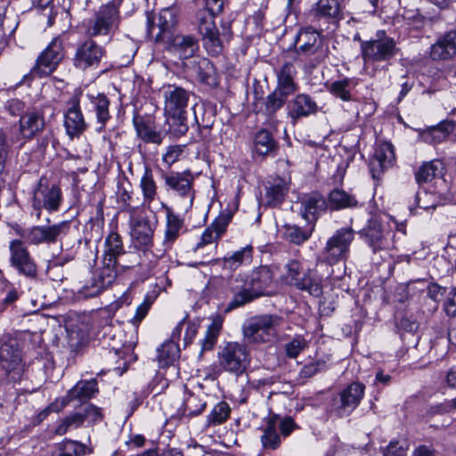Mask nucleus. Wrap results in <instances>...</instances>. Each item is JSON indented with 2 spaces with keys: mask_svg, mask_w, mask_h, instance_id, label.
I'll use <instances>...</instances> for the list:
<instances>
[{
  "mask_svg": "<svg viewBox=\"0 0 456 456\" xmlns=\"http://www.w3.org/2000/svg\"><path fill=\"white\" fill-rule=\"evenodd\" d=\"M273 285V273L265 265L254 269L248 275L234 277L230 281L232 297L227 305L226 311L240 307L253 300L270 295Z\"/></svg>",
  "mask_w": 456,
  "mask_h": 456,
  "instance_id": "obj_1",
  "label": "nucleus"
},
{
  "mask_svg": "<svg viewBox=\"0 0 456 456\" xmlns=\"http://www.w3.org/2000/svg\"><path fill=\"white\" fill-rule=\"evenodd\" d=\"M226 0H205V8L197 12L195 25L202 36L205 48L211 55L223 51V41L215 23V17L223 12Z\"/></svg>",
  "mask_w": 456,
  "mask_h": 456,
  "instance_id": "obj_2",
  "label": "nucleus"
},
{
  "mask_svg": "<svg viewBox=\"0 0 456 456\" xmlns=\"http://www.w3.org/2000/svg\"><path fill=\"white\" fill-rule=\"evenodd\" d=\"M161 178L166 191L176 199V206L184 213L189 212L195 199L194 175L190 170L163 173Z\"/></svg>",
  "mask_w": 456,
  "mask_h": 456,
  "instance_id": "obj_3",
  "label": "nucleus"
},
{
  "mask_svg": "<svg viewBox=\"0 0 456 456\" xmlns=\"http://www.w3.org/2000/svg\"><path fill=\"white\" fill-rule=\"evenodd\" d=\"M296 52L298 57H305L309 68H315L327 57V49L323 45V37L313 27L299 30L296 38Z\"/></svg>",
  "mask_w": 456,
  "mask_h": 456,
  "instance_id": "obj_4",
  "label": "nucleus"
},
{
  "mask_svg": "<svg viewBox=\"0 0 456 456\" xmlns=\"http://www.w3.org/2000/svg\"><path fill=\"white\" fill-rule=\"evenodd\" d=\"M283 318L277 314H262L248 320L242 328L244 339L250 344L272 341L276 338Z\"/></svg>",
  "mask_w": 456,
  "mask_h": 456,
  "instance_id": "obj_5",
  "label": "nucleus"
},
{
  "mask_svg": "<svg viewBox=\"0 0 456 456\" xmlns=\"http://www.w3.org/2000/svg\"><path fill=\"white\" fill-rule=\"evenodd\" d=\"M119 15L115 4L102 6L94 15L85 20L83 27L88 38L112 37L118 28Z\"/></svg>",
  "mask_w": 456,
  "mask_h": 456,
  "instance_id": "obj_6",
  "label": "nucleus"
},
{
  "mask_svg": "<svg viewBox=\"0 0 456 456\" xmlns=\"http://www.w3.org/2000/svg\"><path fill=\"white\" fill-rule=\"evenodd\" d=\"M284 270L283 279L287 284L316 297L322 294V281L315 276L314 270L304 271L302 264L295 259L289 260Z\"/></svg>",
  "mask_w": 456,
  "mask_h": 456,
  "instance_id": "obj_7",
  "label": "nucleus"
},
{
  "mask_svg": "<svg viewBox=\"0 0 456 456\" xmlns=\"http://www.w3.org/2000/svg\"><path fill=\"white\" fill-rule=\"evenodd\" d=\"M64 43L61 37H54L37 57L35 65L30 72L24 76L23 80L52 74L64 57Z\"/></svg>",
  "mask_w": 456,
  "mask_h": 456,
  "instance_id": "obj_8",
  "label": "nucleus"
},
{
  "mask_svg": "<svg viewBox=\"0 0 456 456\" xmlns=\"http://www.w3.org/2000/svg\"><path fill=\"white\" fill-rule=\"evenodd\" d=\"M378 38L361 41V53L365 64L387 61L397 53V47L394 38L385 36V32H379Z\"/></svg>",
  "mask_w": 456,
  "mask_h": 456,
  "instance_id": "obj_9",
  "label": "nucleus"
},
{
  "mask_svg": "<svg viewBox=\"0 0 456 456\" xmlns=\"http://www.w3.org/2000/svg\"><path fill=\"white\" fill-rule=\"evenodd\" d=\"M359 235L373 253L395 248L392 232L377 217L369 219L367 225L359 231Z\"/></svg>",
  "mask_w": 456,
  "mask_h": 456,
  "instance_id": "obj_10",
  "label": "nucleus"
},
{
  "mask_svg": "<svg viewBox=\"0 0 456 456\" xmlns=\"http://www.w3.org/2000/svg\"><path fill=\"white\" fill-rule=\"evenodd\" d=\"M354 239V231L351 227H343L337 230L328 239L322 249L323 261L332 265L346 259Z\"/></svg>",
  "mask_w": 456,
  "mask_h": 456,
  "instance_id": "obj_11",
  "label": "nucleus"
},
{
  "mask_svg": "<svg viewBox=\"0 0 456 456\" xmlns=\"http://www.w3.org/2000/svg\"><path fill=\"white\" fill-rule=\"evenodd\" d=\"M62 202V192L58 184L50 183L45 177H41L33 191L32 206L40 217L42 209L48 212L58 211Z\"/></svg>",
  "mask_w": 456,
  "mask_h": 456,
  "instance_id": "obj_12",
  "label": "nucleus"
},
{
  "mask_svg": "<svg viewBox=\"0 0 456 456\" xmlns=\"http://www.w3.org/2000/svg\"><path fill=\"white\" fill-rule=\"evenodd\" d=\"M118 273V261L103 258L102 266L94 273L90 284L83 286L78 290V297L90 298L100 295L115 281Z\"/></svg>",
  "mask_w": 456,
  "mask_h": 456,
  "instance_id": "obj_13",
  "label": "nucleus"
},
{
  "mask_svg": "<svg viewBox=\"0 0 456 456\" xmlns=\"http://www.w3.org/2000/svg\"><path fill=\"white\" fill-rule=\"evenodd\" d=\"M105 53L103 46L97 44L94 39L87 37L77 44L72 64L77 69L82 71L94 69L100 66Z\"/></svg>",
  "mask_w": 456,
  "mask_h": 456,
  "instance_id": "obj_14",
  "label": "nucleus"
},
{
  "mask_svg": "<svg viewBox=\"0 0 456 456\" xmlns=\"http://www.w3.org/2000/svg\"><path fill=\"white\" fill-rule=\"evenodd\" d=\"M0 365L10 381L16 383L21 379L24 363L21 350L16 339L9 338L1 344Z\"/></svg>",
  "mask_w": 456,
  "mask_h": 456,
  "instance_id": "obj_15",
  "label": "nucleus"
},
{
  "mask_svg": "<svg viewBox=\"0 0 456 456\" xmlns=\"http://www.w3.org/2000/svg\"><path fill=\"white\" fill-rule=\"evenodd\" d=\"M220 365L227 371L241 374L249 364V354L245 345L228 342L218 353Z\"/></svg>",
  "mask_w": 456,
  "mask_h": 456,
  "instance_id": "obj_16",
  "label": "nucleus"
},
{
  "mask_svg": "<svg viewBox=\"0 0 456 456\" xmlns=\"http://www.w3.org/2000/svg\"><path fill=\"white\" fill-rule=\"evenodd\" d=\"M9 251L10 265L19 274L28 279H36L37 277V265L24 241L17 239L11 240Z\"/></svg>",
  "mask_w": 456,
  "mask_h": 456,
  "instance_id": "obj_17",
  "label": "nucleus"
},
{
  "mask_svg": "<svg viewBox=\"0 0 456 456\" xmlns=\"http://www.w3.org/2000/svg\"><path fill=\"white\" fill-rule=\"evenodd\" d=\"M364 390L362 383H351L332 399L331 411L338 417L348 416L360 404Z\"/></svg>",
  "mask_w": 456,
  "mask_h": 456,
  "instance_id": "obj_18",
  "label": "nucleus"
},
{
  "mask_svg": "<svg viewBox=\"0 0 456 456\" xmlns=\"http://www.w3.org/2000/svg\"><path fill=\"white\" fill-rule=\"evenodd\" d=\"M164 98V110L167 115H179L187 112L191 93L175 85L168 84L160 89Z\"/></svg>",
  "mask_w": 456,
  "mask_h": 456,
  "instance_id": "obj_19",
  "label": "nucleus"
},
{
  "mask_svg": "<svg viewBox=\"0 0 456 456\" xmlns=\"http://www.w3.org/2000/svg\"><path fill=\"white\" fill-rule=\"evenodd\" d=\"M69 228V225L67 222L47 226H34L28 231L24 237L32 245L51 244L56 242L62 234H66Z\"/></svg>",
  "mask_w": 456,
  "mask_h": 456,
  "instance_id": "obj_20",
  "label": "nucleus"
},
{
  "mask_svg": "<svg viewBox=\"0 0 456 456\" xmlns=\"http://www.w3.org/2000/svg\"><path fill=\"white\" fill-rule=\"evenodd\" d=\"M157 20L155 22L148 15L147 30L149 35L155 38L156 42H164L170 37V31L177 22L175 12L171 8L162 9L159 13Z\"/></svg>",
  "mask_w": 456,
  "mask_h": 456,
  "instance_id": "obj_21",
  "label": "nucleus"
},
{
  "mask_svg": "<svg viewBox=\"0 0 456 456\" xmlns=\"http://www.w3.org/2000/svg\"><path fill=\"white\" fill-rule=\"evenodd\" d=\"M429 57L434 61L456 59V28L440 35L430 46Z\"/></svg>",
  "mask_w": 456,
  "mask_h": 456,
  "instance_id": "obj_22",
  "label": "nucleus"
},
{
  "mask_svg": "<svg viewBox=\"0 0 456 456\" xmlns=\"http://www.w3.org/2000/svg\"><path fill=\"white\" fill-rule=\"evenodd\" d=\"M165 42L167 43V51L180 60L193 57L199 50L198 40L191 35L170 36Z\"/></svg>",
  "mask_w": 456,
  "mask_h": 456,
  "instance_id": "obj_23",
  "label": "nucleus"
},
{
  "mask_svg": "<svg viewBox=\"0 0 456 456\" xmlns=\"http://www.w3.org/2000/svg\"><path fill=\"white\" fill-rule=\"evenodd\" d=\"M155 226L145 217L131 218V236L136 248L146 251L153 245Z\"/></svg>",
  "mask_w": 456,
  "mask_h": 456,
  "instance_id": "obj_24",
  "label": "nucleus"
},
{
  "mask_svg": "<svg viewBox=\"0 0 456 456\" xmlns=\"http://www.w3.org/2000/svg\"><path fill=\"white\" fill-rule=\"evenodd\" d=\"M395 160V156L392 143L387 142L379 143L369 164L372 177L378 179L385 170L393 166Z\"/></svg>",
  "mask_w": 456,
  "mask_h": 456,
  "instance_id": "obj_25",
  "label": "nucleus"
},
{
  "mask_svg": "<svg viewBox=\"0 0 456 456\" xmlns=\"http://www.w3.org/2000/svg\"><path fill=\"white\" fill-rule=\"evenodd\" d=\"M232 218V214L230 211H222L213 223L203 232L200 241L197 243L195 249L199 250L208 244L215 243L216 245L217 240L225 232Z\"/></svg>",
  "mask_w": 456,
  "mask_h": 456,
  "instance_id": "obj_26",
  "label": "nucleus"
},
{
  "mask_svg": "<svg viewBox=\"0 0 456 456\" xmlns=\"http://www.w3.org/2000/svg\"><path fill=\"white\" fill-rule=\"evenodd\" d=\"M287 110L288 116L293 121H297L317 113L318 106L309 94H299L289 102Z\"/></svg>",
  "mask_w": 456,
  "mask_h": 456,
  "instance_id": "obj_27",
  "label": "nucleus"
},
{
  "mask_svg": "<svg viewBox=\"0 0 456 456\" xmlns=\"http://www.w3.org/2000/svg\"><path fill=\"white\" fill-rule=\"evenodd\" d=\"M98 384L96 379L80 380L71 389L69 390L67 395L61 401V407L56 411L65 407L69 402L77 400L86 402L98 393Z\"/></svg>",
  "mask_w": 456,
  "mask_h": 456,
  "instance_id": "obj_28",
  "label": "nucleus"
},
{
  "mask_svg": "<svg viewBox=\"0 0 456 456\" xmlns=\"http://www.w3.org/2000/svg\"><path fill=\"white\" fill-rule=\"evenodd\" d=\"M64 126L69 137L78 136L86 129V122L77 99H72L64 120Z\"/></svg>",
  "mask_w": 456,
  "mask_h": 456,
  "instance_id": "obj_29",
  "label": "nucleus"
},
{
  "mask_svg": "<svg viewBox=\"0 0 456 456\" xmlns=\"http://www.w3.org/2000/svg\"><path fill=\"white\" fill-rule=\"evenodd\" d=\"M456 129V121L445 119L436 126L423 130L420 134L421 139L430 144L441 143L447 140L448 136Z\"/></svg>",
  "mask_w": 456,
  "mask_h": 456,
  "instance_id": "obj_30",
  "label": "nucleus"
},
{
  "mask_svg": "<svg viewBox=\"0 0 456 456\" xmlns=\"http://www.w3.org/2000/svg\"><path fill=\"white\" fill-rule=\"evenodd\" d=\"M328 208L325 199L319 194L305 197L301 201V215L309 224H314L318 216Z\"/></svg>",
  "mask_w": 456,
  "mask_h": 456,
  "instance_id": "obj_31",
  "label": "nucleus"
},
{
  "mask_svg": "<svg viewBox=\"0 0 456 456\" xmlns=\"http://www.w3.org/2000/svg\"><path fill=\"white\" fill-rule=\"evenodd\" d=\"M134 126L137 136L143 142L158 145L163 142V133L157 131L151 118L136 116L134 118Z\"/></svg>",
  "mask_w": 456,
  "mask_h": 456,
  "instance_id": "obj_32",
  "label": "nucleus"
},
{
  "mask_svg": "<svg viewBox=\"0 0 456 456\" xmlns=\"http://www.w3.org/2000/svg\"><path fill=\"white\" fill-rule=\"evenodd\" d=\"M166 209V230L163 240V246L166 250L170 249L175 240L179 238L183 226V220L174 213L171 208L163 205Z\"/></svg>",
  "mask_w": 456,
  "mask_h": 456,
  "instance_id": "obj_33",
  "label": "nucleus"
},
{
  "mask_svg": "<svg viewBox=\"0 0 456 456\" xmlns=\"http://www.w3.org/2000/svg\"><path fill=\"white\" fill-rule=\"evenodd\" d=\"M297 74L296 68L291 61H285L277 71V86L275 90L287 95L294 94L297 90V85L295 82Z\"/></svg>",
  "mask_w": 456,
  "mask_h": 456,
  "instance_id": "obj_34",
  "label": "nucleus"
},
{
  "mask_svg": "<svg viewBox=\"0 0 456 456\" xmlns=\"http://www.w3.org/2000/svg\"><path fill=\"white\" fill-rule=\"evenodd\" d=\"M288 97L289 95L274 89L265 98L257 100L255 102V108L258 113H263L266 117H273L284 106Z\"/></svg>",
  "mask_w": 456,
  "mask_h": 456,
  "instance_id": "obj_35",
  "label": "nucleus"
},
{
  "mask_svg": "<svg viewBox=\"0 0 456 456\" xmlns=\"http://www.w3.org/2000/svg\"><path fill=\"white\" fill-rule=\"evenodd\" d=\"M45 126V118L40 111H31L20 118V130L25 137H33L40 133Z\"/></svg>",
  "mask_w": 456,
  "mask_h": 456,
  "instance_id": "obj_36",
  "label": "nucleus"
},
{
  "mask_svg": "<svg viewBox=\"0 0 456 456\" xmlns=\"http://www.w3.org/2000/svg\"><path fill=\"white\" fill-rule=\"evenodd\" d=\"M316 19L338 20L342 19L339 3L337 0H318L311 9Z\"/></svg>",
  "mask_w": 456,
  "mask_h": 456,
  "instance_id": "obj_37",
  "label": "nucleus"
},
{
  "mask_svg": "<svg viewBox=\"0 0 456 456\" xmlns=\"http://www.w3.org/2000/svg\"><path fill=\"white\" fill-rule=\"evenodd\" d=\"M359 78L357 77H343L333 81L329 86V92L337 98L344 102L353 101L352 91L358 86Z\"/></svg>",
  "mask_w": 456,
  "mask_h": 456,
  "instance_id": "obj_38",
  "label": "nucleus"
},
{
  "mask_svg": "<svg viewBox=\"0 0 456 456\" xmlns=\"http://www.w3.org/2000/svg\"><path fill=\"white\" fill-rule=\"evenodd\" d=\"M282 230L284 240L299 246L311 238L314 230V224H309L303 228L297 224H286L282 226Z\"/></svg>",
  "mask_w": 456,
  "mask_h": 456,
  "instance_id": "obj_39",
  "label": "nucleus"
},
{
  "mask_svg": "<svg viewBox=\"0 0 456 456\" xmlns=\"http://www.w3.org/2000/svg\"><path fill=\"white\" fill-rule=\"evenodd\" d=\"M278 419L277 415H273L266 419L265 426L263 428V435L261 436V443L265 450H276L281 444L280 435L277 433Z\"/></svg>",
  "mask_w": 456,
  "mask_h": 456,
  "instance_id": "obj_40",
  "label": "nucleus"
},
{
  "mask_svg": "<svg viewBox=\"0 0 456 456\" xmlns=\"http://www.w3.org/2000/svg\"><path fill=\"white\" fill-rule=\"evenodd\" d=\"M444 171V165L439 159H433L424 162L415 173V179L418 183H429L433 179L442 176Z\"/></svg>",
  "mask_w": 456,
  "mask_h": 456,
  "instance_id": "obj_41",
  "label": "nucleus"
},
{
  "mask_svg": "<svg viewBox=\"0 0 456 456\" xmlns=\"http://www.w3.org/2000/svg\"><path fill=\"white\" fill-rule=\"evenodd\" d=\"M327 206L331 210H339L355 208L358 206V201L354 195L349 194L346 191L334 189L329 194Z\"/></svg>",
  "mask_w": 456,
  "mask_h": 456,
  "instance_id": "obj_42",
  "label": "nucleus"
},
{
  "mask_svg": "<svg viewBox=\"0 0 456 456\" xmlns=\"http://www.w3.org/2000/svg\"><path fill=\"white\" fill-rule=\"evenodd\" d=\"M91 102L95 112L97 123L99 126L96 128L97 132H102L105 129L107 122L110 118L109 110L110 101L103 94H98L97 96L92 97Z\"/></svg>",
  "mask_w": 456,
  "mask_h": 456,
  "instance_id": "obj_43",
  "label": "nucleus"
},
{
  "mask_svg": "<svg viewBox=\"0 0 456 456\" xmlns=\"http://www.w3.org/2000/svg\"><path fill=\"white\" fill-rule=\"evenodd\" d=\"M207 406L204 394L189 393L183 402V415L187 418L198 416L203 412Z\"/></svg>",
  "mask_w": 456,
  "mask_h": 456,
  "instance_id": "obj_44",
  "label": "nucleus"
},
{
  "mask_svg": "<svg viewBox=\"0 0 456 456\" xmlns=\"http://www.w3.org/2000/svg\"><path fill=\"white\" fill-rule=\"evenodd\" d=\"M265 189V197L266 204L269 206L281 204L289 191L287 183L281 178L274 180L273 183H270Z\"/></svg>",
  "mask_w": 456,
  "mask_h": 456,
  "instance_id": "obj_45",
  "label": "nucleus"
},
{
  "mask_svg": "<svg viewBox=\"0 0 456 456\" xmlns=\"http://www.w3.org/2000/svg\"><path fill=\"white\" fill-rule=\"evenodd\" d=\"M126 253L121 236L118 232L110 233L105 239L103 258L118 261Z\"/></svg>",
  "mask_w": 456,
  "mask_h": 456,
  "instance_id": "obj_46",
  "label": "nucleus"
},
{
  "mask_svg": "<svg viewBox=\"0 0 456 456\" xmlns=\"http://www.w3.org/2000/svg\"><path fill=\"white\" fill-rule=\"evenodd\" d=\"M224 319L221 315L213 317L211 323L208 326L204 338L201 340V351L212 350L217 342L220 331L223 327Z\"/></svg>",
  "mask_w": 456,
  "mask_h": 456,
  "instance_id": "obj_47",
  "label": "nucleus"
},
{
  "mask_svg": "<svg viewBox=\"0 0 456 456\" xmlns=\"http://www.w3.org/2000/svg\"><path fill=\"white\" fill-rule=\"evenodd\" d=\"M86 446L77 441L65 439L55 446L52 456H85Z\"/></svg>",
  "mask_w": 456,
  "mask_h": 456,
  "instance_id": "obj_48",
  "label": "nucleus"
},
{
  "mask_svg": "<svg viewBox=\"0 0 456 456\" xmlns=\"http://www.w3.org/2000/svg\"><path fill=\"white\" fill-rule=\"evenodd\" d=\"M253 257V248L251 246H246L231 256L224 258V265L231 270H235L242 265L251 263Z\"/></svg>",
  "mask_w": 456,
  "mask_h": 456,
  "instance_id": "obj_49",
  "label": "nucleus"
},
{
  "mask_svg": "<svg viewBox=\"0 0 456 456\" xmlns=\"http://www.w3.org/2000/svg\"><path fill=\"white\" fill-rule=\"evenodd\" d=\"M255 150L259 155H268L272 153L277 146L271 132L266 129H261L255 135Z\"/></svg>",
  "mask_w": 456,
  "mask_h": 456,
  "instance_id": "obj_50",
  "label": "nucleus"
},
{
  "mask_svg": "<svg viewBox=\"0 0 456 456\" xmlns=\"http://www.w3.org/2000/svg\"><path fill=\"white\" fill-rule=\"evenodd\" d=\"M140 187L145 202H152L157 196V184L154 180L152 170L145 167L144 173L140 181Z\"/></svg>",
  "mask_w": 456,
  "mask_h": 456,
  "instance_id": "obj_51",
  "label": "nucleus"
},
{
  "mask_svg": "<svg viewBox=\"0 0 456 456\" xmlns=\"http://www.w3.org/2000/svg\"><path fill=\"white\" fill-rule=\"evenodd\" d=\"M231 408L229 404L224 402L216 403L210 413L208 415L207 422L208 426H218L224 423L230 417Z\"/></svg>",
  "mask_w": 456,
  "mask_h": 456,
  "instance_id": "obj_52",
  "label": "nucleus"
},
{
  "mask_svg": "<svg viewBox=\"0 0 456 456\" xmlns=\"http://www.w3.org/2000/svg\"><path fill=\"white\" fill-rule=\"evenodd\" d=\"M82 412H74L60 420L57 424L54 433L58 436L65 435L70 429L80 428L83 423Z\"/></svg>",
  "mask_w": 456,
  "mask_h": 456,
  "instance_id": "obj_53",
  "label": "nucleus"
},
{
  "mask_svg": "<svg viewBox=\"0 0 456 456\" xmlns=\"http://www.w3.org/2000/svg\"><path fill=\"white\" fill-rule=\"evenodd\" d=\"M178 353L177 345L175 341H168L164 343L160 348L158 349V359L160 363L168 365L172 363Z\"/></svg>",
  "mask_w": 456,
  "mask_h": 456,
  "instance_id": "obj_54",
  "label": "nucleus"
},
{
  "mask_svg": "<svg viewBox=\"0 0 456 456\" xmlns=\"http://www.w3.org/2000/svg\"><path fill=\"white\" fill-rule=\"evenodd\" d=\"M169 126L174 135L180 137L184 135L188 131L187 112L179 115H168Z\"/></svg>",
  "mask_w": 456,
  "mask_h": 456,
  "instance_id": "obj_55",
  "label": "nucleus"
},
{
  "mask_svg": "<svg viewBox=\"0 0 456 456\" xmlns=\"http://www.w3.org/2000/svg\"><path fill=\"white\" fill-rule=\"evenodd\" d=\"M198 79L204 84L212 85L214 83V66L207 59L199 61L197 67Z\"/></svg>",
  "mask_w": 456,
  "mask_h": 456,
  "instance_id": "obj_56",
  "label": "nucleus"
},
{
  "mask_svg": "<svg viewBox=\"0 0 456 456\" xmlns=\"http://www.w3.org/2000/svg\"><path fill=\"white\" fill-rule=\"evenodd\" d=\"M68 343L71 351L77 353L87 343V338L81 331L68 330Z\"/></svg>",
  "mask_w": 456,
  "mask_h": 456,
  "instance_id": "obj_57",
  "label": "nucleus"
},
{
  "mask_svg": "<svg viewBox=\"0 0 456 456\" xmlns=\"http://www.w3.org/2000/svg\"><path fill=\"white\" fill-rule=\"evenodd\" d=\"M307 346L306 340L302 337H296L286 344V354L289 358H296Z\"/></svg>",
  "mask_w": 456,
  "mask_h": 456,
  "instance_id": "obj_58",
  "label": "nucleus"
},
{
  "mask_svg": "<svg viewBox=\"0 0 456 456\" xmlns=\"http://www.w3.org/2000/svg\"><path fill=\"white\" fill-rule=\"evenodd\" d=\"M82 416L84 417V422L87 421L90 424L99 422L102 419L101 409L92 403L84 406Z\"/></svg>",
  "mask_w": 456,
  "mask_h": 456,
  "instance_id": "obj_59",
  "label": "nucleus"
},
{
  "mask_svg": "<svg viewBox=\"0 0 456 456\" xmlns=\"http://www.w3.org/2000/svg\"><path fill=\"white\" fill-rule=\"evenodd\" d=\"M183 151V146H180V145L169 146L167 149L166 153L163 154L162 159H163L164 163H166L168 167H170L179 159Z\"/></svg>",
  "mask_w": 456,
  "mask_h": 456,
  "instance_id": "obj_60",
  "label": "nucleus"
},
{
  "mask_svg": "<svg viewBox=\"0 0 456 456\" xmlns=\"http://www.w3.org/2000/svg\"><path fill=\"white\" fill-rule=\"evenodd\" d=\"M325 366L324 362H313L305 364L299 372L301 379H309L317 374Z\"/></svg>",
  "mask_w": 456,
  "mask_h": 456,
  "instance_id": "obj_61",
  "label": "nucleus"
},
{
  "mask_svg": "<svg viewBox=\"0 0 456 456\" xmlns=\"http://www.w3.org/2000/svg\"><path fill=\"white\" fill-rule=\"evenodd\" d=\"M444 310L450 317H456V286L448 294L444 304Z\"/></svg>",
  "mask_w": 456,
  "mask_h": 456,
  "instance_id": "obj_62",
  "label": "nucleus"
},
{
  "mask_svg": "<svg viewBox=\"0 0 456 456\" xmlns=\"http://www.w3.org/2000/svg\"><path fill=\"white\" fill-rule=\"evenodd\" d=\"M406 447L398 441H391L383 452V456H406Z\"/></svg>",
  "mask_w": 456,
  "mask_h": 456,
  "instance_id": "obj_63",
  "label": "nucleus"
},
{
  "mask_svg": "<svg viewBox=\"0 0 456 456\" xmlns=\"http://www.w3.org/2000/svg\"><path fill=\"white\" fill-rule=\"evenodd\" d=\"M277 427H279L281 434L284 437L289 436L297 428L291 417H285L281 419L279 423L277 422Z\"/></svg>",
  "mask_w": 456,
  "mask_h": 456,
  "instance_id": "obj_64",
  "label": "nucleus"
}]
</instances>
